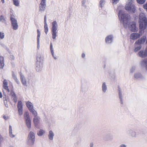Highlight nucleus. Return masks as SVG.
I'll return each mask as SVG.
<instances>
[{
  "mask_svg": "<svg viewBox=\"0 0 147 147\" xmlns=\"http://www.w3.org/2000/svg\"><path fill=\"white\" fill-rule=\"evenodd\" d=\"M11 59H13L14 58V57L13 55H12L11 56Z\"/></svg>",
  "mask_w": 147,
  "mask_h": 147,
  "instance_id": "obj_53",
  "label": "nucleus"
},
{
  "mask_svg": "<svg viewBox=\"0 0 147 147\" xmlns=\"http://www.w3.org/2000/svg\"><path fill=\"white\" fill-rule=\"evenodd\" d=\"M119 147H127V145L124 144H121L119 146Z\"/></svg>",
  "mask_w": 147,
  "mask_h": 147,
  "instance_id": "obj_45",
  "label": "nucleus"
},
{
  "mask_svg": "<svg viewBox=\"0 0 147 147\" xmlns=\"http://www.w3.org/2000/svg\"><path fill=\"white\" fill-rule=\"evenodd\" d=\"M29 111L33 116L34 117L38 116V113L34 108L30 110Z\"/></svg>",
  "mask_w": 147,
  "mask_h": 147,
  "instance_id": "obj_24",
  "label": "nucleus"
},
{
  "mask_svg": "<svg viewBox=\"0 0 147 147\" xmlns=\"http://www.w3.org/2000/svg\"><path fill=\"white\" fill-rule=\"evenodd\" d=\"M5 35L4 33L2 32H0V39H2L4 38Z\"/></svg>",
  "mask_w": 147,
  "mask_h": 147,
  "instance_id": "obj_42",
  "label": "nucleus"
},
{
  "mask_svg": "<svg viewBox=\"0 0 147 147\" xmlns=\"http://www.w3.org/2000/svg\"><path fill=\"white\" fill-rule=\"evenodd\" d=\"M58 26L57 22L54 21L52 23V28L51 29L52 38L54 40L56 39L57 36Z\"/></svg>",
  "mask_w": 147,
  "mask_h": 147,
  "instance_id": "obj_4",
  "label": "nucleus"
},
{
  "mask_svg": "<svg viewBox=\"0 0 147 147\" xmlns=\"http://www.w3.org/2000/svg\"><path fill=\"white\" fill-rule=\"evenodd\" d=\"M4 104L5 105V106L7 107H8V105L7 104V101L6 100H4Z\"/></svg>",
  "mask_w": 147,
  "mask_h": 147,
  "instance_id": "obj_46",
  "label": "nucleus"
},
{
  "mask_svg": "<svg viewBox=\"0 0 147 147\" xmlns=\"http://www.w3.org/2000/svg\"><path fill=\"white\" fill-rule=\"evenodd\" d=\"M119 0H112V3L113 4H116L119 2Z\"/></svg>",
  "mask_w": 147,
  "mask_h": 147,
  "instance_id": "obj_44",
  "label": "nucleus"
},
{
  "mask_svg": "<svg viewBox=\"0 0 147 147\" xmlns=\"http://www.w3.org/2000/svg\"><path fill=\"white\" fill-rule=\"evenodd\" d=\"M144 8L147 11V3L143 5Z\"/></svg>",
  "mask_w": 147,
  "mask_h": 147,
  "instance_id": "obj_49",
  "label": "nucleus"
},
{
  "mask_svg": "<svg viewBox=\"0 0 147 147\" xmlns=\"http://www.w3.org/2000/svg\"><path fill=\"white\" fill-rule=\"evenodd\" d=\"M12 77L13 79L18 84H19L20 83V82L19 80L17 79L16 76L14 74H12Z\"/></svg>",
  "mask_w": 147,
  "mask_h": 147,
  "instance_id": "obj_35",
  "label": "nucleus"
},
{
  "mask_svg": "<svg viewBox=\"0 0 147 147\" xmlns=\"http://www.w3.org/2000/svg\"><path fill=\"white\" fill-rule=\"evenodd\" d=\"M105 1H104L100 0L99 2V7H102L105 5Z\"/></svg>",
  "mask_w": 147,
  "mask_h": 147,
  "instance_id": "obj_38",
  "label": "nucleus"
},
{
  "mask_svg": "<svg viewBox=\"0 0 147 147\" xmlns=\"http://www.w3.org/2000/svg\"><path fill=\"white\" fill-rule=\"evenodd\" d=\"M45 32L46 34H47L49 30L47 24H44V26Z\"/></svg>",
  "mask_w": 147,
  "mask_h": 147,
  "instance_id": "obj_36",
  "label": "nucleus"
},
{
  "mask_svg": "<svg viewBox=\"0 0 147 147\" xmlns=\"http://www.w3.org/2000/svg\"><path fill=\"white\" fill-rule=\"evenodd\" d=\"M25 123L27 128L29 129L31 127V119L25 120Z\"/></svg>",
  "mask_w": 147,
  "mask_h": 147,
  "instance_id": "obj_23",
  "label": "nucleus"
},
{
  "mask_svg": "<svg viewBox=\"0 0 147 147\" xmlns=\"http://www.w3.org/2000/svg\"><path fill=\"white\" fill-rule=\"evenodd\" d=\"M146 36H143L141 38L136 41L135 43V44L140 45L143 44L146 41Z\"/></svg>",
  "mask_w": 147,
  "mask_h": 147,
  "instance_id": "obj_11",
  "label": "nucleus"
},
{
  "mask_svg": "<svg viewBox=\"0 0 147 147\" xmlns=\"http://www.w3.org/2000/svg\"><path fill=\"white\" fill-rule=\"evenodd\" d=\"M45 133V130L41 129L37 133V135L38 136H41L43 135Z\"/></svg>",
  "mask_w": 147,
  "mask_h": 147,
  "instance_id": "obj_28",
  "label": "nucleus"
},
{
  "mask_svg": "<svg viewBox=\"0 0 147 147\" xmlns=\"http://www.w3.org/2000/svg\"><path fill=\"white\" fill-rule=\"evenodd\" d=\"M81 6L85 8L87 6L86 4L88 3V0H81Z\"/></svg>",
  "mask_w": 147,
  "mask_h": 147,
  "instance_id": "obj_29",
  "label": "nucleus"
},
{
  "mask_svg": "<svg viewBox=\"0 0 147 147\" xmlns=\"http://www.w3.org/2000/svg\"><path fill=\"white\" fill-rule=\"evenodd\" d=\"M1 21L2 22H4L5 21L4 18L3 16H0V22Z\"/></svg>",
  "mask_w": 147,
  "mask_h": 147,
  "instance_id": "obj_43",
  "label": "nucleus"
},
{
  "mask_svg": "<svg viewBox=\"0 0 147 147\" xmlns=\"http://www.w3.org/2000/svg\"><path fill=\"white\" fill-rule=\"evenodd\" d=\"M140 34L136 33L132 34L130 36V38L133 40L137 39L140 37Z\"/></svg>",
  "mask_w": 147,
  "mask_h": 147,
  "instance_id": "obj_18",
  "label": "nucleus"
},
{
  "mask_svg": "<svg viewBox=\"0 0 147 147\" xmlns=\"http://www.w3.org/2000/svg\"><path fill=\"white\" fill-rule=\"evenodd\" d=\"M113 36L112 35H110L107 36L105 39V41L106 43L110 44L113 41Z\"/></svg>",
  "mask_w": 147,
  "mask_h": 147,
  "instance_id": "obj_13",
  "label": "nucleus"
},
{
  "mask_svg": "<svg viewBox=\"0 0 147 147\" xmlns=\"http://www.w3.org/2000/svg\"><path fill=\"white\" fill-rule=\"evenodd\" d=\"M119 97L120 99L121 103V104H123V98L121 92L119 90Z\"/></svg>",
  "mask_w": 147,
  "mask_h": 147,
  "instance_id": "obj_31",
  "label": "nucleus"
},
{
  "mask_svg": "<svg viewBox=\"0 0 147 147\" xmlns=\"http://www.w3.org/2000/svg\"><path fill=\"white\" fill-rule=\"evenodd\" d=\"M4 65V57H3L0 55V69L3 68Z\"/></svg>",
  "mask_w": 147,
  "mask_h": 147,
  "instance_id": "obj_22",
  "label": "nucleus"
},
{
  "mask_svg": "<svg viewBox=\"0 0 147 147\" xmlns=\"http://www.w3.org/2000/svg\"><path fill=\"white\" fill-rule=\"evenodd\" d=\"M37 47L38 49L40 48V32L39 29L37 30Z\"/></svg>",
  "mask_w": 147,
  "mask_h": 147,
  "instance_id": "obj_16",
  "label": "nucleus"
},
{
  "mask_svg": "<svg viewBox=\"0 0 147 147\" xmlns=\"http://www.w3.org/2000/svg\"><path fill=\"white\" fill-rule=\"evenodd\" d=\"M43 59V56L40 54L38 55L37 56L36 69L37 72H40L42 70Z\"/></svg>",
  "mask_w": 147,
  "mask_h": 147,
  "instance_id": "obj_3",
  "label": "nucleus"
},
{
  "mask_svg": "<svg viewBox=\"0 0 147 147\" xmlns=\"http://www.w3.org/2000/svg\"><path fill=\"white\" fill-rule=\"evenodd\" d=\"M129 135L132 137H136V132L132 130H129Z\"/></svg>",
  "mask_w": 147,
  "mask_h": 147,
  "instance_id": "obj_32",
  "label": "nucleus"
},
{
  "mask_svg": "<svg viewBox=\"0 0 147 147\" xmlns=\"http://www.w3.org/2000/svg\"><path fill=\"white\" fill-rule=\"evenodd\" d=\"M142 48V46L141 45H139L135 48L134 49V51L135 52H136L140 50Z\"/></svg>",
  "mask_w": 147,
  "mask_h": 147,
  "instance_id": "obj_40",
  "label": "nucleus"
},
{
  "mask_svg": "<svg viewBox=\"0 0 147 147\" xmlns=\"http://www.w3.org/2000/svg\"><path fill=\"white\" fill-rule=\"evenodd\" d=\"M90 147H93L94 146V143L92 142H91L90 143Z\"/></svg>",
  "mask_w": 147,
  "mask_h": 147,
  "instance_id": "obj_51",
  "label": "nucleus"
},
{
  "mask_svg": "<svg viewBox=\"0 0 147 147\" xmlns=\"http://www.w3.org/2000/svg\"><path fill=\"white\" fill-rule=\"evenodd\" d=\"M54 135L55 134L53 131L51 130H50L48 134L49 139L51 141L53 140Z\"/></svg>",
  "mask_w": 147,
  "mask_h": 147,
  "instance_id": "obj_15",
  "label": "nucleus"
},
{
  "mask_svg": "<svg viewBox=\"0 0 147 147\" xmlns=\"http://www.w3.org/2000/svg\"><path fill=\"white\" fill-rule=\"evenodd\" d=\"M137 3L140 4L144 3L146 1V0H137Z\"/></svg>",
  "mask_w": 147,
  "mask_h": 147,
  "instance_id": "obj_41",
  "label": "nucleus"
},
{
  "mask_svg": "<svg viewBox=\"0 0 147 147\" xmlns=\"http://www.w3.org/2000/svg\"><path fill=\"white\" fill-rule=\"evenodd\" d=\"M134 77L136 79L141 78H142L141 74L139 73H136L134 75Z\"/></svg>",
  "mask_w": 147,
  "mask_h": 147,
  "instance_id": "obj_33",
  "label": "nucleus"
},
{
  "mask_svg": "<svg viewBox=\"0 0 147 147\" xmlns=\"http://www.w3.org/2000/svg\"><path fill=\"white\" fill-rule=\"evenodd\" d=\"M3 118L5 120H6L8 119L9 117L8 116H6L5 115L3 116Z\"/></svg>",
  "mask_w": 147,
  "mask_h": 147,
  "instance_id": "obj_50",
  "label": "nucleus"
},
{
  "mask_svg": "<svg viewBox=\"0 0 147 147\" xmlns=\"http://www.w3.org/2000/svg\"><path fill=\"white\" fill-rule=\"evenodd\" d=\"M10 95L11 99L15 102H16L17 100V98L14 92H11Z\"/></svg>",
  "mask_w": 147,
  "mask_h": 147,
  "instance_id": "obj_20",
  "label": "nucleus"
},
{
  "mask_svg": "<svg viewBox=\"0 0 147 147\" xmlns=\"http://www.w3.org/2000/svg\"><path fill=\"white\" fill-rule=\"evenodd\" d=\"M50 51H51V54H52L53 57L55 59H57V57H55L54 55V51L53 50L52 44V43H50Z\"/></svg>",
  "mask_w": 147,
  "mask_h": 147,
  "instance_id": "obj_26",
  "label": "nucleus"
},
{
  "mask_svg": "<svg viewBox=\"0 0 147 147\" xmlns=\"http://www.w3.org/2000/svg\"><path fill=\"white\" fill-rule=\"evenodd\" d=\"M139 23L140 33H143L147 28V18L144 13H141L139 16Z\"/></svg>",
  "mask_w": 147,
  "mask_h": 147,
  "instance_id": "obj_2",
  "label": "nucleus"
},
{
  "mask_svg": "<svg viewBox=\"0 0 147 147\" xmlns=\"http://www.w3.org/2000/svg\"><path fill=\"white\" fill-rule=\"evenodd\" d=\"M105 139L106 140L109 141L112 139V136L111 135H107L105 138Z\"/></svg>",
  "mask_w": 147,
  "mask_h": 147,
  "instance_id": "obj_34",
  "label": "nucleus"
},
{
  "mask_svg": "<svg viewBox=\"0 0 147 147\" xmlns=\"http://www.w3.org/2000/svg\"><path fill=\"white\" fill-rule=\"evenodd\" d=\"M46 7V0H40L39 5V11L40 12L44 11Z\"/></svg>",
  "mask_w": 147,
  "mask_h": 147,
  "instance_id": "obj_9",
  "label": "nucleus"
},
{
  "mask_svg": "<svg viewBox=\"0 0 147 147\" xmlns=\"http://www.w3.org/2000/svg\"><path fill=\"white\" fill-rule=\"evenodd\" d=\"M35 136L34 133L30 131L28 134L26 141L27 144L29 145H32L35 141Z\"/></svg>",
  "mask_w": 147,
  "mask_h": 147,
  "instance_id": "obj_6",
  "label": "nucleus"
},
{
  "mask_svg": "<svg viewBox=\"0 0 147 147\" xmlns=\"http://www.w3.org/2000/svg\"><path fill=\"white\" fill-rule=\"evenodd\" d=\"M24 117L25 120L30 119L29 113L28 111H26L24 113Z\"/></svg>",
  "mask_w": 147,
  "mask_h": 147,
  "instance_id": "obj_27",
  "label": "nucleus"
},
{
  "mask_svg": "<svg viewBox=\"0 0 147 147\" xmlns=\"http://www.w3.org/2000/svg\"><path fill=\"white\" fill-rule=\"evenodd\" d=\"M13 4L16 6H18L19 5V0H13Z\"/></svg>",
  "mask_w": 147,
  "mask_h": 147,
  "instance_id": "obj_37",
  "label": "nucleus"
},
{
  "mask_svg": "<svg viewBox=\"0 0 147 147\" xmlns=\"http://www.w3.org/2000/svg\"><path fill=\"white\" fill-rule=\"evenodd\" d=\"M44 24H47V17L46 16H45L44 17Z\"/></svg>",
  "mask_w": 147,
  "mask_h": 147,
  "instance_id": "obj_48",
  "label": "nucleus"
},
{
  "mask_svg": "<svg viewBox=\"0 0 147 147\" xmlns=\"http://www.w3.org/2000/svg\"><path fill=\"white\" fill-rule=\"evenodd\" d=\"M10 19L13 29L15 30H17L18 26L16 20L13 17H11Z\"/></svg>",
  "mask_w": 147,
  "mask_h": 147,
  "instance_id": "obj_10",
  "label": "nucleus"
},
{
  "mask_svg": "<svg viewBox=\"0 0 147 147\" xmlns=\"http://www.w3.org/2000/svg\"><path fill=\"white\" fill-rule=\"evenodd\" d=\"M139 64L141 67H145L146 69L147 66V59H144L142 60L140 62Z\"/></svg>",
  "mask_w": 147,
  "mask_h": 147,
  "instance_id": "obj_14",
  "label": "nucleus"
},
{
  "mask_svg": "<svg viewBox=\"0 0 147 147\" xmlns=\"http://www.w3.org/2000/svg\"><path fill=\"white\" fill-rule=\"evenodd\" d=\"M9 136L11 138H14L15 135L13 134L12 126L9 125Z\"/></svg>",
  "mask_w": 147,
  "mask_h": 147,
  "instance_id": "obj_25",
  "label": "nucleus"
},
{
  "mask_svg": "<svg viewBox=\"0 0 147 147\" xmlns=\"http://www.w3.org/2000/svg\"><path fill=\"white\" fill-rule=\"evenodd\" d=\"M82 57L83 58H84L85 57V54L84 53H83L82 54Z\"/></svg>",
  "mask_w": 147,
  "mask_h": 147,
  "instance_id": "obj_52",
  "label": "nucleus"
},
{
  "mask_svg": "<svg viewBox=\"0 0 147 147\" xmlns=\"http://www.w3.org/2000/svg\"><path fill=\"white\" fill-rule=\"evenodd\" d=\"M138 56L142 58H144L147 57L145 51L141 50L138 53Z\"/></svg>",
  "mask_w": 147,
  "mask_h": 147,
  "instance_id": "obj_19",
  "label": "nucleus"
},
{
  "mask_svg": "<svg viewBox=\"0 0 147 147\" xmlns=\"http://www.w3.org/2000/svg\"><path fill=\"white\" fill-rule=\"evenodd\" d=\"M136 67L135 66L132 67L130 69V73H134L135 71Z\"/></svg>",
  "mask_w": 147,
  "mask_h": 147,
  "instance_id": "obj_39",
  "label": "nucleus"
},
{
  "mask_svg": "<svg viewBox=\"0 0 147 147\" xmlns=\"http://www.w3.org/2000/svg\"><path fill=\"white\" fill-rule=\"evenodd\" d=\"M102 90L104 92H105L107 90V86L105 82L102 83Z\"/></svg>",
  "mask_w": 147,
  "mask_h": 147,
  "instance_id": "obj_30",
  "label": "nucleus"
},
{
  "mask_svg": "<svg viewBox=\"0 0 147 147\" xmlns=\"http://www.w3.org/2000/svg\"><path fill=\"white\" fill-rule=\"evenodd\" d=\"M1 45L3 47L4 49H5L7 50H9V49L7 48V47L6 46H5V45H4L2 44Z\"/></svg>",
  "mask_w": 147,
  "mask_h": 147,
  "instance_id": "obj_47",
  "label": "nucleus"
},
{
  "mask_svg": "<svg viewBox=\"0 0 147 147\" xmlns=\"http://www.w3.org/2000/svg\"><path fill=\"white\" fill-rule=\"evenodd\" d=\"M145 52L146 53V54L147 55V48L145 50Z\"/></svg>",
  "mask_w": 147,
  "mask_h": 147,
  "instance_id": "obj_54",
  "label": "nucleus"
},
{
  "mask_svg": "<svg viewBox=\"0 0 147 147\" xmlns=\"http://www.w3.org/2000/svg\"><path fill=\"white\" fill-rule=\"evenodd\" d=\"M41 119L40 118L37 116L34 117L33 118V122L34 126L37 128H39V125L41 124Z\"/></svg>",
  "mask_w": 147,
  "mask_h": 147,
  "instance_id": "obj_8",
  "label": "nucleus"
},
{
  "mask_svg": "<svg viewBox=\"0 0 147 147\" xmlns=\"http://www.w3.org/2000/svg\"><path fill=\"white\" fill-rule=\"evenodd\" d=\"M118 17L121 22L123 23L125 28H128L133 32H136L138 30V28L136 27V23L134 22H130V16L129 15L125 13V11H119Z\"/></svg>",
  "mask_w": 147,
  "mask_h": 147,
  "instance_id": "obj_1",
  "label": "nucleus"
},
{
  "mask_svg": "<svg viewBox=\"0 0 147 147\" xmlns=\"http://www.w3.org/2000/svg\"><path fill=\"white\" fill-rule=\"evenodd\" d=\"M23 104L22 101L19 100L18 101L17 104V107L19 115H22L23 114Z\"/></svg>",
  "mask_w": 147,
  "mask_h": 147,
  "instance_id": "obj_7",
  "label": "nucleus"
},
{
  "mask_svg": "<svg viewBox=\"0 0 147 147\" xmlns=\"http://www.w3.org/2000/svg\"><path fill=\"white\" fill-rule=\"evenodd\" d=\"M2 97V94L1 93V92H0V98H1Z\"/></svg>",
  "mask_w": 147,
  "mask_h": 147,
  "instance_id": "obj_55",
  "label": "nucleus"
},
{
  "mask_svg": "<svg viewBox=\"0 0 147 147\" xmlns=\"http://www.w3.org/2000/svg\"><path fill=\"white\" fill-rule=\"evenodd\" d=\"M134 1L133 0H128L125 6L126 10L128 11L134 13L136 10L135 7L133 4Z\"/></svg>",
  "mask_w": 147,
  "mask_h": 147,
  "instance_id": "obj_5",
  "label": "nucleus"
},
{
  "mask_svg": "<svg viewBox=\"0 0 147 147\" xmlns=\"http://www.w3.org/2000/svg\"><path fill=\"white\" fill-rule=\"evenodd\" d=\"M2 1H3V3H4V0H2Z\"/></svg>",
  "mask_w": 147,
  "mask_h": 147,
  "instance_id": "obj_56",
  "label": "nucleus"
},
{
  "mask_svg": "<svg viewBox=\"0 0 147 147\" xmlns=\"http://www.w3.org/2000/svg\"><path fill=\"white\" fill-rule=\"evenodd\" d=\"M26 105L29 111L34 108L33 104L32 102L29 101L26 102Z\"/></svg>",
  "mask_w": 147,
  "mask_h": 147,
  "instance_id": "obj_17",
  "label": "nucleus"
},
{
  "mask_svg": "<svg viewBox=\"0 0 147 147\" xmlns=\"http://www.w3.org/2000/svg\"><path fill=\"white\" fill-rule=\"evenodd\" d=\"M20 80L22 84L24 86H26L27 84V82L26 78L24 76L22 75H20Z\"/></svg>",
  "mask_w": 147,
  "mask_h": 147,
  "instance_id": "obj_21",
  "label": "nucleus"
},
{
  "mask_svg": "<svg viewBox=\"0 0 147 147\" xmlns=\"http://www.w3.org/2000/svg\"><path fill=\"white\" fill-rule=\"evenodd\" d=\"M8 82L6 80L4 79L3 82V88L6 90L7 92H9V90L8 88Z\"/></svg>",
  "mask_w": 147,
  "mask_h": 147,
  "instance_id": "obj_12",
  "label": "nucleus"
}]
</instances>
